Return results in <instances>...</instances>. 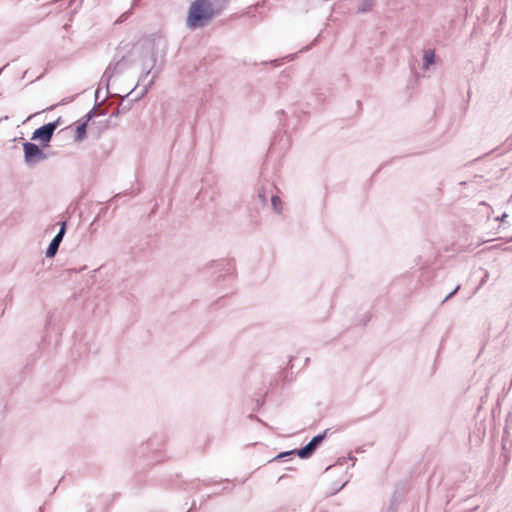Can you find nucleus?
I'll use <instances>...</instances> for the list:
<instances>
[{
  "label": "nucleus",
  "mask_w": 512,
  "mask_h": 512,
  "mask_svg": "<svg viewBox=\"0 0 512 512\" xmlns=\"http://www.w3.org/2000/svg\"><path fill=\"white\" fill-rule=\"evenodd\" d=\"M505 217H507V215H506V214H503V216H502V220H505Z\"/></svg>",
  "instance_id": "27"
},
{
  "label": "nucleus",
  "mask_w": 512,
  "mask_h": 512,
  "mask_svg": "<svg viewBox=\"0 0 512 512\" xmlns=\"http://www.w3.org/2000/svg\"><path fill=\"white\" fill-rule=\"evenodd\" d=\"M291 455H296V451H294V449H292V450H290V451H285V452H281V453H279V454L274 458V460L282 459V458H285V457H288V456H291Z\"/></svg>",
  "instance_id": "17"
},
{
  "label": "nucleus",
  "mask_w": 512,
  "mask_h": 512,
  "mask_svg": "<svg viewBox=\"0 0 512 512\" xmlns=\"http://www.w3.org/2000/svg\"><path fill=\"white\" fill-rule=\"evenodd\" d=\"M328 431L329 429H326L322 433L312 437V439L308 443L311 444L317 450V448L322 444V442L326 438Z\"/></svg>",
  "instance_id": "10"
},
{
  "label": "nucleus",
  "mask_w": 512,
  "mask_h": 512,
  "mask_svg": "<svg viewBox=\"0 0 512 512\" xmlns=\"http://www.w3.org/2000/svg\"><path fill=\"white\" fill-rule=\"evenodd\" d=\"M459 289H460V285H457V286L455 287V289H454L452 292H450V293H449V294H448V295L443 299V301H442V302L444 303V302L448 301L450 298H452V297H453V296L458 292V290H459Z\"/></svg>",
  "instance_id": "19"
},
{
  "label": "nucleus",
  "mask_w": 512,
  "mask_h": 512,
  "mask_svg": "<svg viewBox=\"0 0 512 512\" xmlns=\"http://www.w3.org/2000/svg\"><path fill=\"white\" fill-rule=\"evenodd\" d=\"M511 149H512V143H511Z\"/></svg>",
  "instance_id": "28"
},
{
  "label": "nucleus",
  "mask_w": 512,
  "mask_h": 512,
  "mask_svg": "<svg viewBox=\"0 0 512 512\" xmlns=\"http://www.w3.org/2000/svg\"><path fill=\"white\" fill-rule=\"evenodd\" d=\"M125 60H126V58H119L117 60L114 59L113 61L110 62V64L104 71L101 80H102V82L105 81L107 90L109 89V82H110L111 78L115 74H120L126 70L125 67L123 66V63Z\"/></svg>",
  "instance_id": "6"
},
{
  "label": "nucleus",
  "mask_w": 512,
  "mask_h": 512,
  "mask_svg": "<svg viewBox=\"0 0 512 512\" xmlns=\"http://www.w3.org/2000/svg\"><path fill=\"white\" fill-rule=\"evenodd\" d=\"M96 116V107H93L86 115L79 121L88 126V123Z\"/></svg>",
  "instance_id": "15"
},
{
  "label": "nucleus",
  "mask_w": 512,
  "mask_h": 512,
  "mask_svg": "<svg viewBox=\"0 0 512 512\" xmlns=\"http://www.w3.org/2000/svg\"><path fill=\"white\" fill-rule=\"evenodd\" d=\"M98 97H99V89H97V91H96V93H95V98H96V100L98 99Z\"/></svg>",
  "instance_id": "23"
},
{
  "label": "nucleus",
  "mask_w": 512,
  "mask_h": 512,
  "mask_svg": "<svg viewBox=\"0 0 512 512\" xmlns=\"http://www.w3.org/2000/svg\"><path fill=\"white\" fill-rule=\"evenodd\" d=\"M216 14L210 0H195L189 8L186 26L192 30L203 28Z\"/></svg>",
  "instance_id": "2"
},
{
  "label": "nucleus",
  "mask_w": 512,
  "mask_h": 512,
  "mask_svg": "<svg viewBox=\"0 0 512 512\" xmlns=\"http://www.w3.org/2000/svg\"><path fill=\"white\" fill-rule=\"evenodd\" d=\"M158 74H159V70H156L154 72L151 80L143 87L140 95L135 96L132 99H128L130 97V95L134 92V90L136 88V87H134L130 92H128L125 96L122 97V100L118 106V108L121 109L122 113L128 112L131 109L133 102L140 100L142 97H144L148 93L149 88L154 84L155 79L157 78Z\"/></svg>",
  "instance_id": "5"
},
{
  "label": "nucleus",
  "mask_w": 512,
  "mask_h": 512,
  "mask_svg": "<svg viewBox=\"0 0 512 512\" xmlns=\"http://www.w3.org/2000/svg\"><path fill=\"white\" fill-rule=\"evenodd\" d=\"M87 134V125H85L82 122H78V125L76 126L74 140L76 142H82Z\"/></svg>",
  "instance_id": "9"
},
{
  "label": "nucleus",
  "mask_w": 512,
  "mask_h": 512,
  "mask_svg": "<svg viewBox=\"0 0 512 512\" xmlns=\"http://www.w3.org/2000/svg\"><path fill=\"white\" fill-rule=\"evenodd\" d=\"M435 61V53L433 50H427L424 54V68H428L430 65H432Z\"/></svg>",
  "instance_id": "13"
},
{
  "label": "nucleus",
  "mask_w": 512,
  "mask_h": 512,
  "mask_svg": "<svg viewBox=\"0 0 512 512\" xmlns=\"http://www.w3.org/2000/svg\"><path fill=\"white\" fill-rule=\"evenodd\" d=\"M61 242L62 239H60L57 236H54L45 252L47 258H53L57 254Z\"/></svg>",
  "instance_id": "7"
},
{
  "label": "nucleus",
  "mask_w": 512,
  "mask_h": 512,
  "mask_svg": "<svg viewBox=\"0 0 512 512\" xmlns=\"http://www.w3.org/2000/svg\"><path fill=\"white\" fill-rule=\"evenodd\" d=\"M61 121V117H58L55 121L46 123L39 128L35 129L32 133L31 140L33 141H40L42 144V147L48 146L49 142L51 141L53 134L57 127L59 126V123Z\"/></svg>",
  "instance_id": "3"
},
{
  "label": "nucleus",
  "mask_w": 512,
  "mask_h": 512,
  "mask_svg": "<svg viewBox=\"0 0 512 512\" xmlns=\"http://www.w3.org/2000/svg\"><path fill=\"white\" fill-rule=\"evenodd\" d=\"M135 55H131V50L126 54L122 55L120 58H126V60L123 63V66L125 69L131 68L134 64L137 63V59L134 57Z\"/></svg>",
  "instance_id": "12"
},
{
  "label": "nucleus",
  "mask_w": 512,
  "mask_h": 512,
  "mask_svg": "<svg viewBox=\"0 0 512 512\" xmlns=\"http://www.w3.org/2000/svg\"><path fill=\"white\" fill-rule=\"evenodd\" d=\"M505 217H507V215H506V214H503V216H502V220H505Z\"/></svg>",
  "instance_id": "26"
},
{
  "label": "nucleus",
  "mask_w": 512,
  "mask_h": 512,
  "mask_svg": "<svg viewBox=\"0 0 512 512\" xmlns=\"http://www.w3.org/2000/svg\"><path fill=\"white\" fill-rule=\"evenodd\" d=\"M24 161L27 165L37 164L47 158L41 147L32 142L23 143Z\"/></svg>",
  "instance_id": "4"
},
{
  "label": "nucleus",
  "mask_w": 512,
  "mask_h": 512,
  "mask_svg": "<svg viewBox=\"0 0 512 512\" xmlns=\"http://www.w3.org/2000/svg\"><path fill=\"white\" fill-rule=\"evenodd\" d=\"M376 0H361L360 5L357 9L358 13H366L372 9Z\"/></svg>",
  "instance_id": "11"
},
{
  "label": "nucleus",
  "mask_w": 512,
  "mask_h": 512,
  "mask_svg": "<svg viewBox=\"0 0 512 512\" xmlns=\"http://www.w3.org/2000/svg\"><path fill=\"white\" fill-rule=\"evenodd\" d=\"M66 230H67V223H66V221H63L60 223V229L55 236H57L63 240Z\"/></svg>",
  "instance_id": "16"
},
{
  "label": "nucleus",
  "mask_w": 512,
  "mask_h": 512,
  "mask_svg": "<svg viewBox=\"0 0 512 512\" xmlns=\"http://www.w3.org/2000/svg\"><path fill=\"white\" fill-rule=\"evenodd\" d=\"M271 204H272L273 209H274L276 212H278V213H280V212H281V210H282V201H281V199H280V197H279V196H277V195H272V196H271Z\"/></svg>",
  "instance_id": "14"
},
{
  "label": "nucleus",
  "mask_w": 512,
  "mask_h": 512,
  "mask_svg": "<svg viewBox=\"0 0 512 512\" xmlns=\"http://www.w3.org/2000/svg\"><path fill=\"white\" fill-rule=\"evenodd\" d=\"M68 100L67 99H62V101L60 102V104H64L66 103Z\"/></svg>",
  "instance_id": "25"
},
{
  "label": "nucleus",
  "mask_w": 512,
  "mask_h": 512,
  "mask_svg": "<svg viewBox=\"0 0 512 512\" xmlns=\"http://www.w3.org/2000/svg\"><path fill=\"white\" fill-rule=\"evenodd\" d=\"M391 502H394V504L396 505V507H398L399 499H398V497L396 496V493H394V494H393L392 499H391Z\"/></svg>",
  "instance_id": "21"
},
{
  "label": "nucleus",
  "mask_w": 512,
  "mask_h": 512,
  "mask_svg": "<svg viewBox=\"0 0 512 512\" xmlns=\"http://www.w3.org/2000/svg\"><path fill=\"white\" fill-rule=\"evenodd\" d=\"M344 486H346V482L343 483L342 486L339 489H337V491H340Z\"/></svg>",
  "instance_id": "24"
},
{
  "label": "nucleus",
  "mask_w": 512,
  "mask_h": 512,
  "mask_svg": "<svg viewBox=\"0 0 512 512\" xmlns=\"http://www.w3.org/2000/svg\"><path fill=\"white\" fill-rule=\"evenodd\" d=\"M397 511V507L396 505L394 504V502H390V505L389 507L387 508V511L386 512H396Z\"/></svg>",
  "instance_id": "20"
},
{
  "label": "nucleus",
  "mask_w": 512,
  "mask_h": 512,
  "mask_svg": "<svg viewBox=\"0 0 512 512\" xmlns=\"http://www.w3.org/2000/svg\"><path fill=\"white\" fill-rule=\"evenodd\" d=\"M294 451H296V455L299 458L308 459L315 453L316 449L311 444L307 443L301 448H295Z\"/></svg>",
  "instance_id": "8"
},
{
  "label": "nucleus",
  "mask_w": 512,
  "mask_h": 512,
  "mask_svg": "<svg viewBox=\"0 0 512 512\" xmlns=\"http://www.w3.org/2000/svg\"><path fill=\"white\" fill-rule=\"evenodd\" d=\"M122 111L120 108H117L112 114H111V117H116L118 116L119 114H121Z\"/></svg>",
  "instance_id": "22"
},
{
  "label": "nucleus",
  "mask_w": 512,
  "mask_h": 512,
  "mask_svg": "<svg viewBox=\"0 0 512 512\" xmlns=\"http://www.w3.org/2000/svg\"><path fill=\"white\" fill-rule=\"evenodd\" d=\"M258 198L260 199V201L262 202L263 205H265L267 203V196H266V192H265L264 188H261L258 191Z\"/></svg>",
  "instance_id": "18"
},
{
  "label": "nucleus",
  "mask_w": 512,
  "mask_h": 512,
  "mask_svg": "<svg viewBox=\"0 0 512 512\" xmlns=\"http://www.w3.org/2000/svg\"><path fill=\"white\" fill-rule=\"evenodd\" d=\"M161 42L162 39L160 37L149 36L133 45L131 55H135L134 57L137 59V63H140L142 70L137 85L143 82L155 68Z\"/></svg>",
  "instance_id": "1"
}]
</instances>
